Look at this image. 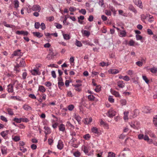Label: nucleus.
Returning <instances> with one entry per match:
<instances>
[{
    "mask_svg": "<svg viewBox=\"0 0 157 157\" xmlns=\"http://www.w3.org/2000/svg\"><path fill=\"white\" fill-rule=\"evenodd\" d=\"M8 114L10 115H12L13 114V113L12 110L10 108H8L7 109Z\"/></svg>",
    "mask_w": 157,
    "mask_h": 157,
    "instance_id": "nucleus-32",
    "label": "nucleus"
},
{
    "mask_svg": "<svg viewBox=\"0 0 157 157\" xmlns=\"http://www.w3.org/2000/svg\"><path fill=\"white\" fill-rule=\"evenodd\" d=\"M75 118L78 121V122L81 121V118L78 115L75 114Z\"/></svg>",
    "mask_w": 157,
    "mask_h": 157,
    "instance_id": "nucleus-27",
    "label": "nucleus"
},
{
    "mask_svg": "<svg viewBox=\"0 0 157 157\" xmlns=\"http://www.w3.org/2000/svg\"><path fill=\"white\" fill-rule=\"evenodd\" d=\"M136 65L139 67L142 66L143 65V62L140 61H138L136 63Z\"/></svg>",
    "mask_w": 157,
    "mask_h": 157,
    "instance_id": "nucleus-50",
    "label": "nucleus"
},
{
    "mask_svg": "<svg viewBox=\"0 0 157 157\" xmlns=\"http://www.w3.org/2000/svg\"><path fill=\"white\" fill-rule=\"evenodd\" d=\"M143 139L144 140L147 141H148L150 140V139L148 137V136L147 135H145L144 136Z\"/></svg>",
    "mask_w": 157,
    "mask_h": 157,
    "instance_id": "nucleus-64",
    "label": "nucleus"
},
{
    "mask_svg": "<svg viewBox=\"0 0 157 157\" xmlns=\"http://www.w3.org/2000/svg\"><path fill=\"white\" fill-rule=\"evenodd\" d=\"M100 124L101 125H102L103 126L106 127H108V124L105 122L101 120L100 121Z\"/></svg>",
    "mask_w": 157,
    "mask_h": 157,
    "instance_id": "nucleus-31",
    "label": "nucleus"
},
{
    "mask_svg": "<svg viewBox=\"0 0 157 157\" xmlns=\"http://www.w3.org/2000/svg\"><path fill=\"white\" fill-rule=\"evenodd\" d=\"M143 111L145 113H147L150 112V110L149 109V108L147 107H145L143 108Z\"/></svg>",
    "mask_w": 157,
    "mask_h": 157,
    "instance_id": "nucleus-25",
    "label": "nucleus"
},
{
    "mask_svg": "<svg viewBox=\"0 0 157 157\" xmlns=\"http://www.w3.org/2000/svg\"><path fill=\"white\" fill-rule=\"evenodd\" d=\"M38 90L43 93L45 91L46 89L44 86L41 85L39 86Z\"/></svg>",
    "mask_w": 157,
    "mask_h": 157,
    "instance_id": "nucleus-12",
    "label": "nucleus"
},
{
    "mask_svg": "<svg viewBox=\"0 0 157 157\" xmlns=\"http://www.w3.org/2000/svg\"><path fill=\"white\" fill-rule=\"evenodd\" d=\"M64 39L66 40H68L70 39V37L69 35L67 34L63 33V34Z\"/></svg>",
    "mask_w": 157,
    "mask_h": 157,
    "instance_id": "nucleus-22",
    "label": "nucleus"
},
{
    "mask_svg": "<svg viewBox=\"0 0 157 157\" xmlns=\"http://www.w3.org/2000/svg\"><path fill=\"white\" fill-rule=\"evenodd\" d=\"M59 131L64 132L65 130V125L63 124H60L59 127Z\"/></svg>",
    "mask_w": 157,
    "mask_h": 157,
    "instance_id": "nucleus-16",
    "label": "nucleus"
},
{
    "mask_svg": "<svg viewBox=\"0 0 157 157\" xmlns=\"http://www.w3.org/2000/svg\"><path fill=\"white\" fill-rule=\"evenodd\" d=\"M40 26L41 27V28L42 30H44L46 29V26L45 24L42 22L41 23L40 25Z\"/></svg>",
    "mask_w": 157,
    "mask_h": 157,
    "instance_id": "nucleus-44",
    "label": "nucleus"
},
{
    "mask_svg": "<svg viewBox=\"0 0 157 157\" xmlns=\"http://www.w3.org/2000/svg\"><path fill=\"white\" fill-rule=\"evenodd\" d=\"M136 124H134L132 122H131L130 124V125L132 128L135 129H138L139 126L138 125H135Z\"/></svg>",
    "mask_w": 157,
    "mask_h": 157,
    "instance_id": "nucleus-15",
    "label": "nucleus"
},
{
    "mask_svg": "<svg viewBox=\"0 0 157 157\" xmlns=\"http://www.w3.org/2000/svg\"><path fill=\"white\" fill-rule=\"evenodd\" d=\"M126 34V33L125 30H120L119 36L121 37H125Z\"/></svg>",
    "mask_w": 157,
    "mask_h": 157,
    "instance_id": "nucleus-11",
    "label": "nucleus"
},
{
    "mask_svg": "<svg viewBox=\"0 0 157 157\" xmlns=\"http://www.w3.org/2000/svg\"><path fill=\"white\" fill-rule=\"evenodd\" d=\"M134 2L135 4L139 6L140 8H142L143 7L142 2L140 0H135Z\"/></svg>",
    "mask_w": 157,
    "mask_h": 157,
    "instance_id": "nucleus-6",
    "label": "nucleus"
},
{
    "mask_svg": "<svg viewBox=\"0 0 157 157\" xmlns=\"http://www.w3.org/2000/svg\"><path fill=\"white\" fill-rule=\"evenodd\" d=\"M76 45L78 47H81L82 46V44L81 42L76 40L75 41Z\"/></svg>",
    "mask_w": 157,
    "mask_h": 157,
    "instance_id": "nucleus-24",
    "label": "nucleus"
},
{
    "mask_svg": "<svg viewBox=\"0 0 157 157\" xmlns=\"http://www.w3.org/2000/svg\"><path fill=\"white\" fill-rule=\"evenodd\" d=\"M20 64L21 67H24L25 66V62L24 59H22L20 61Z\"/></svg>",
    "mask_w": 157,
    "mask_h": 157,
    "instance_id": "nucleus-21",
    "label": "nucleus"
},
{
    "mask_svg": "<svg viewBox=\"0 0 157 157\" xmlns=\"http://www.w3.org/2000/svg\"><path fill=\"white\" fill-rule=\"evenodd\" d=\"M101 90V87L100 86H97L95 90L97 92H99Z\"/></svg>",
    "mask_w": 157,
    "mask_h": 157,
    "instance_id": "nucleus-40",
    "label": "nucleus"
},
{
    "mask_svg": "<svg viewBox=\"0 0 157 157\" xmlns=\"http://www.w3.org/2000/svg\"><path fill=\"white\" fill-rule=\"evenodd\" d=\"M120 102L122 105H125L126 103V101L125 99H121L120 100Z\"/></svg>",
    "mask_w": 157,
    "mask_h": 157,
    "instance_id": "nucleus-49",
    "label": "nucleus"
},
{
    "mask_svg": "<svg viewBox=\"0 0 157 157\" xmlns=\"http://www.w3.org/2000/svg\"><path fill=\"white\" fill-rule=\"evenodd\" d=\"M0 119L2 120L5 122H7V120L6 118L3 116H0Z\"/></svg>",
    "mask_w": 157,
    "mask_h": 157,
    "instance_id": "nucleus-52",
    "label": "nucleus"
},
{
    "mask_svg": "<svg viewBox=\"0 0 157 157\" xmlns=\"http://www.w3.org/2000/svg\"><path fill=\"white\" fill-rule=\"evenodd\" d=\"M135 42L132 40H130L129 41V44L130 46H134Z\"/></svg>",
    "mask_w": 157,
    "mask_h": 157,
    "instance_id": "nucleus-55",
    "label": "nucleus"
},
{
    "mask_svg": "<svg viewBox=\"0 0 157 157\" xmlns=\"http://www.w3.org/2000/svg\"><path fill=\"white\" fill-rule=\"evenodd\" d=\"M66 126L73 128H75L74 126L72 124H71L69 121H68L67 122Z\"/></svg>",
    "mask_w": 157,
    "mask_h": 157,
    "instance_id": "nucleus-33",
    "label": "nucleus"
},
{
    "mask_svg": "<svg viewBox=\"0 0 157 157\" xmlns=\"http://www.w3.org/2000/svg\"><path fill=\"white\" fill-rule=\"evenodd\" d=\"M88 98L90 100L93 101L94 100L95 97L93 95H90L88 96Z\"/></svg>",
    "mask_w": 157,
    "mask_h": 157,
    "instance_id": "nucleus-34",
    "label": "nucleus"
},
{
    "mask_svg": "<svg viewBox=\"0 0 157 157\" xmlns=\"http://www.w3.org/2000/svg\"><path fill=\"white\" fill-rule=\"evenodd\" d=\"M144 135L143 134H139L138 135V138L139 139V140H141V139H143L144 138Z\"/></svg>",
    "mask_w": 157,
    "mask_h": 157,
    "instance_id": "nucleus-58",
    "label": "nucleus"
},
{
    "mask_svg": "<svg viewBox=\"0 0 157 157\" xmlns=\"http://www.w3.org/2000/svg\"><path fill=\"white\" fill-rule=\"evenodd\" d=\"M83 137L86 140H88L90 137V136L89 134H87L84 136Z\"/></svg>",
    "mask_w": 157,
    "mask_h": 157,
    "instance_id": "nucleus-48",
    "label": "nucleus"
},
{
    "mask_svg": "<svg viewBox=\"0 0 157 157\" xmlns=\"http://www.w3.org/2000/svg\"><path fill=\"white\" fill-rule=\"evenodd\" d=\"M79 12L82 13L83 15H85L86 13V11L84 9H81L80 10H79Z\"/></svg>",
    "mask_w": 157,
    "mask_h": 157,
    "instance_id": "nucleus-46",
    "label": "nucleus"
},
{
    "mask_svg": "<svg viewBox=\"0 0 157 157\" xmlns=\"http://www.w3.org/2000/svg\"><path fill=\"white\" fill-rule=\"evenodd\" d=\"M8 130L3 131L1 132L0 134L3 138H5V137L8 134Z\"/></svg>",
    "mask_w": 157,
    "mask_h": 157,
    "instance_id": "nucleus-18",
    "label": "nucleus"
},
{
    "mask_svg": "<svg viewBox=\"0 0 157 157\" xmlns=\"http://www.w3.org/2000/svg\"><path fill=\"white\" fill-rule=\"evenodd\" d=\"M22 54L21 52V50L20 49H17L12 54L13 56H21Z\"/></svg>",
    "mask_w": 157,
    "mask_h": 157,
    "instance_id": "nucleus-3",
    "label": "nucleus"
},
{
    "mask_svg": "<svg viewBox=\"0 0 157 157\" xmlns=\"http://www.w3.org/2000/svg\"><path fill=\"white\" fill-rule=\"evenodd\" d=\"M22 118L19 119L15 117L14 119V121L17 123H20L21 122Z\"/></svg>",
    "mask_w": 157,
    "mask_h": 157,
    "instance_id": "nucleus-36",
    "label": "nucleus"
},
{
    "mask_svg": "<svg viewBox=\"0 0 157 157\" xmlns=\"http://www.w3.org/2000/svg\"><path fill=\"white\" fill-rule=\"evenodd\" d=\"M44 84L48 87L52 85V83L50 82H47L45 83Z\"/></svg>",
    "mask_w": 157,
    "mask_h": 157,
    "instance_id": "nucleus-62",
    "label": "nucleus"
},
{
    "mask_svg": "<svg viewBox=\"0 0 157 157\" xmlns=\"http://www.w3.org/2000/svg\"><path fill=\"white\" fill-rule=\"evenodd\" d=\"M88 148L87 147L84 146L82 148L83 150L84 153L86 154L88 153Z\"/></svg>",
    "mask_w": 157,
    "mask_h": 157,
    "instance_id": "nucleus-26",
    "label": "nucleus"
},
{
    "mask_svg": "<svg viewBox=\"0 0 157 157\" xmlns=\"http://www.w3.org/2000/svg\"><path fill=\"white\" fill-rule=\"evenodd\" d=\"M34 26L36 29H38L39 28L40 26V25L39 22H36L35 23Z\"/></svg>",
    "mask_w": 157,
    "mask_h": 157,
    "instance_id": "nucleus-45",
    "label": "nucleus"
},
{
    "mask_svg": "<svg viewBox=\"0 0 157 157\" xmlns=\"http://www.w3.org/2000/svg\"><path fill=\"white\" fill-rule=\"evenodd\" d=\"M29 97L32 99H36V97L35 96L34 94H29Z\"/></svg>",
    "mask_w": 157,
    "mask_h": 157,
    "instance_id": "nucleus-60",
    "label": "nucleus"
},
{
    "mask_svg": "<svg viewBox=\"0 0 157 157\" xmlns=\"http://www.w3.org/2000/svg\"><path fill=\"white\" fill-rule=\"evenodd\" d=\"M152 73H155L157 72V68L154 67L150 69Z\"/></svg>",
    "mask_w": 157,
    "mask_h": 157,
    "instance_id": "nucleus-38",
    "label": "nucleus"
},
{
    "mask_svg": "<svg viewBox=\"0 0 157 157\" xmlns=\"http://www.w3.org/2000/svg\"><path fill=\"white\" fill-rule=\"evenodd\" d=\"M39 70L38 68L36 69H33L31 71V74L34 75H40L41 73L39 71Z\"/></svg>",
    "mask_w": 157,
    "mask_h": 157,
    "instance_id": "nucleus-2",
    "label": "nucleus"
},
{
    "mask_svg": "<svg viewBox=\"0 0 157 157\" xmlns=\"http://www.w3.org/2000/svg\"><path fill=\"white\" fill-rule=\"evenodd\" d=\"M115 115V112L113 109H110L108 113V116L110 117Z\"/></svg>",
    "mask_w": 157,
    "mask_h": 157,
    "instance_id": "nucleus-7",
    "label": "nucleus"
},
{
    "mask_svg": "<svg viewBox=\"0 0 157 157\" xmlns=\"http://www.w3.org/2000/svg\"><path fill=\"white\" fill-rule=\"evenodd\" d=\"M13 139L14 141L17 142L20 140V138L19 136H15L13 138Z\"/></svg>",
    "mask_w": 157,
    "mask_h": 157,
    "instance_id": "nucleus-30",
    "label": "nucleus"
},
{
    "mask_svg": "<svg viewBox=\"0 0 157 157\" xmlns=\"http://www.w3.org/2000/svg\"><path fill=\"white\" fill-rule=\"evenodd\" d=\"M16 33L18 35H23L24 36H27L28 34V32L27 31H17L16 32Z\"/></svg>",
    "mask_w": 157,
    "mask_h": 157,
    "instance_id": "nucleus-5",
    "label": "nucleus"
},
{
    "mask_svg": "<svg viewBox=\"0 0 157 157\" xmlns=\"http://www.w3.org/2000/svg\"><path fill=\"white\" fill-rule=\"evenodd\" d=\"M105 13L106 15L107 16H111V13L110 11L108 10H105Z\"/></svg>",
    "mask_w": 157,
    "mask_h": 157,
    "instance_id": "nucleus-56",
    "label": "nucleus"
},
{
    "mask_svg": "<svg viewBox=\"0 0 157 157\" xmlns=\"http://www.w3.org/2000/svg\"><path fill=\"white\" fill-rule=\"evenodd\" d=\"M127 73L128 75L130 76H132L134 75V72L132 70H129L127 71Z\"/></svg>",
    "mask_w": 157,
    "mask_h": 157,
    "instance_id": "nucleus-43",
    "label": "nucleus"
},
{
    "mask_svg": "<svg viewBox=\"0 0 157 157\" xmlns=\"http://www.w3.org/2000/svg\"><path fill=\"white\" fill-rule=\"evenodd\" d=\"M109 72L111 74H116L119 72L118 70L116 69H110L109 71Z\"/></svg>",
    "mask_w": 157,
    "mask_h": 157,
    "instance_id": "nucleus-14",
    "label": "nucleus"
},
{
    "mask_svg": "<svg viewBox=\"0 0 157 157\" xmlns=\"http://www.w3.org/2000/svg\"><path fill=\"white\" fill-rule=\"evenodd\" d=\"M128 112H124V119L125 120H128Z\"/></svg>",
    "mask_w": 157,
    "mask_h": 157,
    "instance_id": "nucleus-28",
    "label": "nucleus"
},
{
    "mask_svg": "<svg viewBox=\"0 0 157 157\" xmlns=\"http://www.w3.org/2000/svg\"><path fill=\"white\" fill-rule=\"evenodd\" d=\"M64 85V83L62 81L59 82H58V87L60 88V87Z\"/></svg>",
    "mask_w": 157,
    "mask_h": 157,
    "instance_id": "nucleus-57",
    "label": "nucleus"
},
{
    "mask_svg": "<svg viewBox=\"0 0 157 157\" xmlns=\"http://www.w3.org/2000/svg\"><path fill=\"white\" fill-rule=\"evenodd\" d=\"M117 86L121 88H123L124 86V84L122 81H119L117 82Z\"/></svg>",
    "mask_w": 157,
    "mask_h": 157,
    "instance_id": "nucleus-9",
    "label": "nucleus"
},
{
    "mask_svg": "<svg viewBox=\"0 0 157 157\" xmlns=\"http://www.w3.org/2000/svg\"><path fill=\"white\" fill-rule=\"evenodd\" d=\"M129 9L136 13H137L136 10L135 9L134 7L132 5H130L129 7Z\"/></svg>",
    "mask_w": 157,
    "mask_h": 157,
    "instance_id": "nucleus-20",
    "label": "nucleus"
},
{
    "mask_svg": "<svg viewBox=\"0 0 157 157\" xmlns=\"http://www.w3.org/2000/svg\"><path fill=\"white\" fill-rule=\"evenodd\" d=\"M2 153L3 154H6L7 153L6 149L5 147H2L1 148Z\"/></svg>",
    "mask_w": 157,
    "mask_h": 157,
    "instance_id": "nucleus-37",
    "label": "nucleus"
},
{
    "mask_svg": "<svg viewBox=\"0 0 157 157\" xmlns=\"http://www.w3.org/2000/svg\"><path fill=\"white\" fill-rule=\"evenodd\" d=\"M142 78L143 80L145 81V82L147 84H148L149 82V80L148 79L147 77L144 75L142 76Z\"/></svg>",
    "mask_w": 157,
    "mask_h": 157,
    "instance_id": "nucleus-29",
    "label": "nucleus"
},
{
    "mask_svg": "<svg viewBox=\"0 0 157 157\" xmlns=\"http://www.w3.org/2000/svg\"><path fill=\"white\" fill-rule=\"evenodd\" d=\"M111 92L112 94L116 97H119L120 96L119 93L116 91L111 90Z\"/></svg>",
    "mask_w": 157,
    "mask_h": 157,
    "instance_id": "nucleus-13",
    "label": "nucleus"
},
{
    "mask_svg": "<svg viewBox=\"0 0 157 157\" xmlns=\"http://www.w3.org/2000/svg\"><path fill=\"white\" fill-rule=\"evenodd\" d=\"M136 39L137 40H140L142 39L143 37L141 36L136 35Z\"/></svg>",
    "mask_w": 157,
    "mask_h": 157,
    "instance_id": "nucleus-51",
    "label": "nucleus"
},
{
    "mask_svg": "<svg viewBox=\"0 0 157 157\" xmlns=\"http://www.w3.org/2000/svg\"><path fill=\"white\" fill-rule=\"evenodd\" d=\"M53 141L52 139L49 138L48 139V143L49 145H51L53 143Z\"/></svg>",
    "mask_w": 157,
    "mask_h": 157,
    "instance_id": "nucleus-63",
    "label": "nucleus"
},
{
    "mask_svg": "<svg viewBox=\"0 0 157 157\" xmlns=\"http://www.w3.org/2000/svg\"><path fill=\"white\" fill-rule=\"evenodd\" d=\"M27 75V73L26 72H24L23 73L22 75V79L23 80H25L26 79V77Z\"/></svg>",
    "mask_w": 157,
    "mask_h": 157,
    "instance_id": "nucleus-53",
    "label": "nucleus"
},
{
    "mask_svg": "<svg viewBox=\"0 0 157 157\" xmlns=\"http://www.w3.org/2000/svg\"><path fill=\"white\" fill-rule=\"evenodd\" d=\"M74 108V105H70L68 106L67 108L70 111H72L73 110Z\"/></svg>",
    "mask_w": 157,
    "mask_h": 157,
    "instance_id": "nucleus-41",
    "label": "nucleus"
},
{
    "mask_svg": "<svg viewBox=\"0 0 157 157\" xmlns=\"http://www.w3.org/2000/svg\"><path fill=\"white\" fill-rule=\"evenodd\" d=\"M123 79L126 81H128L130 80V79L128 76L126 75L124 77Z\"/></svg>",
    "mask_w": 157,
    "mask_h": 157,
    "instance_id": "nucleus-61",
    "label": "nucleus"
},
{
    "mask_svg": "<svg viewBox=\"0 0 157 157\" xmlns=\"http://www.w3.org/2000/svg\"><path fill=\"white\" fill-rule=\"evenodd\" d=\"M74 155L76 157H79L80 155V153L79 151H77L74 153Z\"/></svg>",
    "mask_w": 157,
    "mask_h": 157,
    "instance_id": "nucleus-47",
    "label": "nucleus"
},
{
    "mask_svg": "<svg viewBox=\"0 0 157 157\" xmlns=\"http://www.w3.org/2000/svg\"><path fill=\"white\" fill-rule=\"evenodd\" d=\"M33 34L34 36H36L39 38H40L42 37L43 36V34H41L39 32H33Z\"/></svg>",
    "mask_w": 157,
    "mask_h": 157,
    "instance_id": "nucleus-8",
    "label": "nucleus"
},
{
    "mask_svg": "<svg viewBox=\"0 0 157 157\" xmlns=\"http://www.w3.org/2000/svg\"><path fill=\"white\" fill-rule=\"evenodd\" d=\"M115 155L114 153L111 152H109L108 153V157H115Z\"/></svg>",
    "mask_w": 157,
    "mask_h": 157,
    "instance_id": "nucleus-42",
    "label": "nucleus"
},
{
    "mask_svg": "<svg viewBox=\"0 0 157 157\" xmlns=\"http://www.w3.org/2000/svg\"><path fill=\"white\" fill-rule=\"evenodd\" d=\"M7 89L9 92L12 93L13 91V86L11 84H10L8 85Z\"/></svg>",
    "mask_w": 157,
    "mask_h": 157,
    "instance_id": "nucleus-10",
    "label": "nucleus"
},
{
    "mask_svg": "<svg viewBox=\"0 0 157 157\" xmlns=\"http://www.w3.org/2000/svg\"><path fill=\"white\" fill-rule=\"evenodd\" d=\"M55 25L58 29H61L62 27V26L61 25L57 23H55Z\"/></svg>",
    "mask_w": 157,
    "mask_h": 157,
    "instance_id": "nucleus-35",
    "label": "nucleus"
},
{
    "mask_svg": "<svg viewBox=\"0 0 157 157\" xmlns=\"http://www.w3.org/2000/svg\"><path fill=\"white\" fill-rule=\"evenodd\" d=\"M23 108L25 110H31L32 109L31 107L29 106L24 105L23 106Z\"/></svg>",
    "mask_w": 157,
    "mask_h": 157,
    "instance_id": "nucleus-23",
    "label": "nucleus"
},
{
    "mask_svg": "<svg viewBox=\"0 0 157 157\" xmlns=\"http://www.w3.org/2000/svg\"><path fill=\"white\" fill-rule=\"evenodd\" d=\"M13 3L14 6V7L17 8L19 6V2L18 0H15L13 1Z\"/></svg>",
    "mask_w": 157,
    "mask_h": 157,
    "instance_id": "nucleus-19",
    "label": "nucleus"
},
{
    "mask_svg": "<svg viewBox=\"0 0 157 157\" xmlns=\"http://www.w3.org/2000/svg\"><path fill=\"white\" fill-rule=\"evenodd\" d=\"M109 101L111 103H113L114 102V99L111 96H109L108 98Z\"/></svg>",
    "mask_w": 157,
    "mask_h": 157,
    "instance_id": "nucleus-59",
    "label": "nucleus"
},
{
    "mask_svg": "<svg viewBox=\"0 0 157 157\" xmlns=\"http://www.w3.org/2000/svg\"><path fill=\"white\" fill-rule=\"evenodd\" d=\"M83 34L85 36H88L90 34V33L88 31L84 30L83 32Z\"/></svg>",
    "mask_w": 157,
    "mask_h": 157,
    "instance_id": "nucleus-39",
    "label": "nucleus"
},
{
    "mask_svg": "<svg viewBox=\"0 0 157 157\" xmlns=\"http://www.w3.org/2000/svg\"><path fill=\"white\" fill-rule=\"evenodd\" d=\"M63 146L64 144L62 141L61 140H59L57 145L58 148L59 150H61L63 148Z\"/></svg>",
    "mask_w": 157,
    "mask_h": 157,
    "instance_id": "nucleus-4",
    "label": "nucleus"
},
{
    "mask_svg": "<svg viewBox=\"0 0 157 157\" xmlns=\"http://www.w3.org/2000/svg\"><path fill=\"white\" fill-rule=\"evenodd\" d=\"M91 131L93 133L97 134H98L99 133L98 128L95 127H93L91 129Z\"/></svg>",
    "mask_w": 157,
    "mask_h": 157,
    "instance_id": "nucleus-17",
    "label": "nucleus"
},
{
    "mask_svg": "<svg viewBox=\"0 0 157 157\" xmlns=\"http://www.w3.org/2000/svg\"><path fill=\"white\" fill-rule=\"evenodd\" d=\"M84 19V17L83 16H80L79 17H78V22L80 24H82V22H80L79 20H83Z\"/></svg>",
    "mask_w": 157,
    "mask_h": 157,
    "instance_id": "nucleus-54",
    "label": "nucleus"
},
{
    "mask_svg": "<svg viewBox=\"0 0 157 157\" xmlns=\"http://www.w3.org/2000/svg\"><path fill=\"white\" fill-rule=\"evenodd\" d=\"M41 7L38 5H34L32 8V10L33 11L40 12L41 10Z\"/></svg>",
    "mask_w": 157,
    "mask_h": 157,
    "instance_id": "nucleus-1",
    "label": "nucleus"
}]
</instances>
